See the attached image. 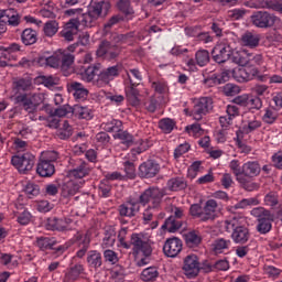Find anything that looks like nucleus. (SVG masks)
<instances>
[{
	"mask_svg": "<svg viewBox=\"0 0 282 282\" xmlns=\"http://www.w3.org/2000/svg\"><path fill=\"white\" fill-rule=\"evenodd\" d=\"M227 228H232L231 239L235 243H247L250 239V230L245 226H237L232 221H226Z\"/></svg>",
	"mask_w": 282,
	"mask_h": 282,
	"instance_id": "f8f14e48",
	"label": "nucleus"
},
{
	"mask_svg": "<svg viewBox=\"0 0 282 282\" xmlns=\"http://www.w3.org/2000/svg\"><path fill=\"white\" fill-rule=\"evenodd\" d=\"M2 23L7 26L13 25V28H17L19 23H21V18L19 17V13L14 9H7L4 20H2Z\"/></svg>",
	"mask_w": 282,
	"mask_h": 282,
	"instance_id": "473e14b6",
	"label": "nucleus"
},
{
	"mask_svg": "<svg viewBox=\"0 0 282 282\" xmlns=\"http://www.w3.org/2000/svg\"><path fill=\"white\" fill-rule=\"evenodd\" d=\"M182 240L177 237L166 239L163 246L165 257L175 258L182 252Z\"/></svg>",
	"mask_w": 282,
	"mask_h": 282,
	"instance_id": "2eb2a0df",
	"label": "nucleus"
},
{
	"mask_svg": "<svg viewBox=\"0 0 282 282\" xmlns=\"http://www.w3.org/2000/svg\"><path fill=\"white\" fill-rule=\"evenodd\" d=\"M217 200L208 199L203 207V221H213L217 215Z\"/></svg>",
	"mask_w": 282,
	"mask_h": 282,
	"instance_id": "4be33fe9",
	"label": "nucleus"
},
{
	"mask_svg": "<svg viewBox=\"0 0 282 282\" xmlns=\"http://www.w3.org/2000/svg\"><path fill=\"white\" fill-rule=\"evenodd\" d=\"M37 63H45V65H48V67H53L54 69H57V67H61V55H53L50 57H39Z\"/></svg>",
	"mask_w": 282,
	"mask_h": 282,
	"instance_id": "a18cd8bd",
	"label": "nucleus"
},
{
	"mask_svg": "<svg viewBox=\"0 0 282 282\" xmlns=\"http://www.w3.org/2000/svg\"><path fill=\"white\" fill-rule=\"evenodd\" d=\"M123 169H124L126 177H128V180H135L137 177L135 164H133V162L126 161L123 163Z\"/></svg>",
	"mask_w": 282,
	"mask_h": 282,
	"instance_id": "6e6d98bb",
	"label": "nucleus"
},
{
	"mask_svg": "<svg viewBox=\"0 0 282 282\" xmlns=\"http://www.w3.org/2000/svg\"><path fill=\"white\" fill-rule=\"evenodd\" d=\"M113 138L121 140V144H123L126 149H129V147H133V143H134L133 135L128 131L120 130L119 133H116L113 135Z\"/></svg>",
	"mask_w": 282,
	"mask_h": 282,
	"instance_id": "4c0bfd02",
	"label": "nucleus"
},
{
	"mask_svg": "<svg viewBox=\"0 0 282 282\" xmlns=\"http://www.w3.org/2000/svg\"><path fill=\"white\" fill-rule=\"evenodd\" d=\"M73 116H76V118H79V120H91V118H94V115H91V109L80 105L73 106Z\"/></svg>",
	"mask_w": 282,
	"mask_h": 282,
	"instance_id": "7c9ffc66",
	"label": "nucleus"
},
{
	"mask_svg": "<svg viewBox=\"0 0 282 282\" xmlns=\"http://www.w3.org/2000/svg\"><path fill=\"white\" fill-rule=\"evenodd\" d=\"M124 237H127V228H122L119 230L118 239L119 243L126 250H129L132 246V254L134 259H140L137 262L139 268L142 265H148L151 256L153 254V247H151V240L144 237L142 234H132L130 237V243L124 241ZM141 257V258H140Z\"/></svg>",
	"mask_w": 282,
	"mask_h": 282,
	"instance_id": "f257e3e1",
	"label": "nucleus"
},
{
	"mask_svg": "<svg viewBox=\"0 0 282 282\" xmlns=\"http://www.w3.org/2000/svg\"><path fill=\"white\" fill-rule=\"evenodd\" d=\"M230 248V240H226L224 238H217L212 243V250L215 252V254H221L224 250H228Z\"/></svg>",
	"mask_w": 282,
	"mask_h": 282,
	"instance_id": "c9c22d12",
	"label": "nucleus"
},
{
	"mask_svg": "<svg viewBox=\"0 0 282 282\" xmlns=\"http://www.w3.org/2000/svg\"><path fill=\"white\" fill-rule=\"evenodd\" d=\"M183 239L185 240L187 248H197V246L202 243V236L197 235L195 231H189L183 235Z\"/></svg>",
	"mask_w": 282,
	"mask_h": 282,
	"instance_id": "f704fd0d",
	"label": "nucleus"
},
{
	"mask_svg": "<svg viewBox=\"0 0 282 282\" xmlns=\"http://www.w3.org/2000/svg\"><path fill=\"white\" fill-rule=\"evenodd\" d=\"M76 59V56L72 53H62L59 54V67L63 72L64 76H69L72 74V65H74V61Z\"/></svg>",
	"mask_w": 282,
	"mask_h": 282,
	"instance_id": "aec40b11",
	"label": "nucleus"
},
{
	"mask_svg": "<svg viewBox=\"0 0 282 282\" xmlns=\"http://www.w3.org/2000/svg\"><path fill=\"white\" fill-rule=\"evenodd\" d=\"M264 204L265 206H270L274 208V206H279V194L276 192H269L264 196Z\"/></svg>",
	"mask_w": 282,
	"mask_h": 282,
	"instance_id": "5fc2aeb1",
	"label": "nucleus"
},
{
	"mask_svg": "<svg viewBox=\"0 0 282 282\" xmlns=\"http://www.w3.org/2000/svg\"><path fill=\"white\" fill-rule=\"evenodd\" d=\"M34 155L32 153H24L23 155H14L11 159V163L19 171V173H30L34 169Z\"/></svg>",
	"mask_w": 282,
	"mask_h": 282,
	"instance_id": "6e6552de",
	"label": "nucleus"
},
{
	"mask_svg": "<svg viewBox=\"0 0 282 282\" xmlns=\"http://www.w3.org/2000/svg\"><path fill=\"white\" fill-rule=\"evenodd\" d=\"M251 22L256 28L268 30V28H274V23H276V15L267 11H257L251 15Z\"/></svg>",
	"mask_w": 282,
	"mask_h": 282,
	"instance_id": "0eeeda50",
	"label": "nucleus"
},
{
	"mask_svg": "<svg viewBox=\"0 0 282 282\" xmlns=\"http://www.w3.org/2000/svg\"><path fill=\"white\" fill-rule=\"evenodd\" d=\"M189 149H191V145L188 143L180 144L174 150V158H175V160H177V158H182V155H184V153H188Z\"/></svg>",
	"mask_w": 282,
	"mask_h": 282,
	"instance_id": "e2e57ef3",
	"label": "nucleus"
},
{
	"mask_svg": "<svg viewBox=\"0 0 282 282\" xmlns=\"http://www.w3.org/2000/svg\"><path fill=\"white\" fill-rule=\"evenodd\" d=\"M169 210L172 213L171 217H174V219L181 220L184 217V209L182 207L170 205Z\"/></svg>",
	"mask_w": 282,
	"mask_h": 282,
	"instance_id": "680f3d73",
	"label": "nucleus"
},
{
	"mask_svg": "<svg viewBox=\"0 0 282 282\" xmlns=\"http://www.w3.org/2000/svg\"><path fill=\"white\" fill-rule=\"evenodd\" d=\"M182 226H183L182 220L173 216H170L169 218L165 219L161 228L162 230H167V232H177V230H180Z\"/></svg>",
	"mask_w": 282,
	"mask_h": 282,
	"instance_id": "bb28decb",
	"label": "nucleus"
},
{
	"mask_svg": "<svg viewBox=\"0 0 282 282\" xmlns=\"http://www.w3.org/2000/svg\"><path fill=\"white\" fill-rule=\"evenodd\" d=\"M196 64L204 67L210 63V53L207 50H199L195 54Z\"/></svg>",
	"mask_w": 282,
	"mask_h": 282,
	"instance_id": "79ce46f5",
	"label": "nucleus"
},
{
	"mask_svg": "<svg viewBox=\"0 0 282 282\" xmlns=\"http://www.w3.org/2000/svg\"><path fill=\"white\" fill-rule=\"evenodd\" d=\"M122 48L117 44H113L107 40L100 42L96 54L98 58H104V61H116L120 56Z\"/></svg>",
	"mask_w": 282,
	"mask_h": 282,
	"instance_id": "39448f33",
	"label": "nucleus"
},
{
	"mask_svg": "<svg viewBox=\"0 0 282 282\" xmlns=\"http://www.w3.org/2000/svg\"><path fill=\"white\" fill-rule=\"evenodd\" d=\"M120 127H122V121L120 120H112L101 123V129H104V131H107L108 133H120Z\"/></svg>",
	"mask_w": 282,
	"mask_h": 282,
	"instance_id": "a19ab883",
	"label": "nucleus"
},
{
	"mask_svg": "<svg viewBox=\"0 0 282 282\" xmlns=\"http://www.w3.org/2000/svg\"><path fill=\"white\" fill-rule=\"evenodd\" d=\"M36 173L40 177H52V175L56 173V167L54 166V163L40 159L36 166Z\"/></svg>",
	"mask_w": 282,
	"mask_h": 282,
	"instance_id": "412c9836",
	"label": "nucleus"
},
{
	"mask_svg": "<svg viewBox=\"0 0 282 282\" xmlns=\"http://www.w3.org/2000/svg\"><path fill=\"white\" fill-rule=\"evenodd\" d=\"M104 257L106 261H109L112 264H115L118 261V254L113 250H106L104 252Z\"/></svg>",
	"mask_w": 282,
	"mask_h": 282,
	"instance_id": "774afa93",
	"label": "nucleus"
},
{
	"mask_svg": "<svg viewBox=\"0 0 282 282\" xmlns=\"http://www.w3.org/2000/svg\"><path fill=\"white\" fill-rule=\"evenodd\" d=\"M117 8L120 10V12H123L126 17L133 14V10L131 9V0H119Z\"/></svg>",
	"mask_w": 282,
	"mask_h": 282,
	"instance_id": "603ef678",
	"label": "nucleus"
},
{
	"mask_svg": "<svg viewBox=\"0 0 282 282\" xmlns=\"http://www.w3.org/2000/svg\"><path fill=\"white\" fill-rule=\"evenodd\" d=\"M203 83L207 87H215V85H221V82L219 80V76L217 74H213L212 76L205 78Z\"/></svg>",
	"mask_w": 282,
	"mask_h": 282,
	"instance_id": "0e129e2a",
	"label": "nucleus"
},
{
	"mask_svg": "<svg viewBox=\"0 0 282 282\" xmlns=\"http://www.w3.org/2000/svg\"><path fill=\"white\" fill-rule=\"evenodd\" d=\"M261 173V165L258 161H249L242 165V175L245 177H257Z\"/></svg>",
	"mask_w": 282,
	"mask_h": 282,
	"instance_id": "393cba45",
	"label": "nucleus"
},
{
	"mask_svg": "<svg viewBox=\"0 0 282 282\" xmlns=\"http://www.w3.org/2000/svg\"><path fill=\"white\" fill-rule=\"evenodd\" d=\"M251 216L257 219L256 230L260 235H268L272 230V223H274L275 216L270 209L256 207L251 210Z\"/></svg>",
	"mask_w": 282,
	"mask_h": 282,
	"instance_id": "7ed1b4c3",
	"label": "nucleus"
},
{
	"mask_svg": "<svg viewBox=\"0 0 282 282\" xmlns=\"http://www.w3.org/2000/svg\"><path fill=\"white\" fill-rule=\"evenodd\" d=\"M111 10V3L107 0H91L88 6V11L77 17L78 24H84L85 28H94L100 17H107Z\"/></svg>",
	"mask_w": 282,
	"mask_h": 282,
	"instance_id": "f03ea898",
	"label": "nucleus"
},
{
	"mask_svg": "<svg viewBox=\"0 0 282 282\" xmlns=\"http://www.w3.org/2000/svg\"><path fill=\"white\" fill-rule=\"evenodd\" d=\"M147 111H150V113H155V110L158 109V99L155 97H150L144 102Z\"/></svg>",
	"mask_w": 282,
	"mask_h": 282,
	"instance_id": "69168bd1",
	"label": "nucleus"
},
{
	"mask_svg": "<svg viewBox=\"0 0 282 282\" xmlns=\"http://www.w3.org/2000/svg\"><path fill=\"white\" fill-rule=\"evenodd\" d=\"M159 127L165 133H171V131H173V129H175V121L170 118L161 119L159 121Z\"/></svg>",
	"mask_w": 282,
	"mask_h": 282,
	"instance_id": "8fccbe9b",
	"label": "nucleus"
},
{
	"mask_svg": "<svg viewBox=\"0 0 282 282\" xmlns=\"http://www.w3.org/2000/svg\"><path fill=\"white\" fill-rule=\"evenodd\" d=\"M24 193H26L28 197L32 199V197H36L41 194V187L34 183H28Z\"/></svg>",
	"mask_w": 282,
	"mask_h": 282,
	"instance_id": "3c124183",
	"label": "nucleus"
},
{
	"mask_svg": "<svg viewBox=\"0 0 282 282\" xmlns=\"http://www.w3.org/2000/svg\"><path fill=\"white\" fill-rule=\"evenodd\" d=\"M77 242L80 249L77 251L76 254L78 259H83V257H85V254H87V251L89 250V243H91V240L87 235H77Z\"/></svg>",
	"mask_w": 282,
	"mask_h": 282,
	"instance_id": "cd10ccee",
	"label": "nucleus"
},
{
	"mask_svg": "<svg viewBox=\"0 0 282 282\" xmlns=\"http://www.w3.org/2000/svg\"><path fill=\"white\" fill-rule=\"evenodd\" d=\"M167 186L170 191H184L188 184L182 177H174L167 182Z\"/></svg>",
	"mask_w": 282,
	"mask_h": 282,
	"instance_id": "ea45409f",
	"label": "nucleus"
},
{
	"mask_svg": "<svg viewBox=\"0 0 282 282\" xmlns=\"http://www.w3.org/2000/svg\"><path fill=\"white\" fill-rule=\"evenodd\" d=\"M130 86L126 87V98L132 107H139L140 105V90H138V82L133 83L131 75L128 74Z\"/></svg>",
	"mask_w": 282,
	"mask_h": 282,
	"instance_id": "dca6fc26",
	"label": "nucleus"
},
{
	"mask_svg": "<svg viewBox=\"0 0 282 282\" xmlns=\"http://www.w3.org/2000/svg\"><path fill=\"white\" fill-rule=\"evenodd\" d=\"M76 34H78V20L72 19L65 24V29L61 32V36H63L65 41H73Z\"/></svg>",
	"mask_w": 282,
	"mask_h": 282,
	"instance_id": "5701e85b",
	"label": "nucleus"
},
{
	"mask_svg": "<svg viewBox=\"0 0 282 282\" xmlns=\"http://www.w3.org/2000/svg\"><path fill=\"white\" fill-rule=\"evenodd\" d=\"M72 224V219L69 218H48L47 219V224H46V228L47 230H69V225Z\"/></svg>",
	"mask_w": 282,
	"mask_h": 282,
	"instance_id": "6ab92c4d",
	"label": "nucleus"
},
{
	"mask_svg": "<svg viewBox=\"0 0 282 282\" xmlns=\"http://www.w3.org/2000/svg\"><path fill=\"white\" fill-rule=\"evenodd\" d=\"M241 41L243 45H247V47H258L259 41H261V39L259 37V35L252 34V32H246L241 36Z\"/></svg>",
	"mask_w": 282,
	"mask_h": 282,
	"instance_id": "e433bc0d",
	"label": "nucleus"
},
{
	"mask_svg": "<svg viewBox=\"0 0 282 282\" xmlns=\"http://www.w3.org/2000/svg\"><path fill=\"white\" fill-rule=\"evenodd\" d=\"M37 96L36 95H28V94H21L15 97V105H19L20 107H23L24 111L28 113H34V111L37 109L39 104L35 102Z\"/></svg>",
	"mask_w": 282,
	"mask_h": 282,
	"instance_id": "ddd939ff",
	"label": "nucleus"
},
{
	"mask_svg": "<svg viewBox=\"0 0 282 282\" xmlns=\"http://www.w3.org/2000/svg\"><path fill=\"white\" fill-rule=\"evenodd\" d=\"M162 197H164V192L158 186H151L141 193L139 203H141L142 206H147V204L152 202L153 208H158V206L162 204Z\"/></svg>",
	"mask_w": 282,
	"mask_h": 282,
	"instance_id": "423d86ee",
	"label": "nucleus"
},
{
	"mask_svg": "<svg viewBox=\"0 0 282 282\" xmlns=\"http://www.w3.org/2000/svg\"><path fill=\"white\" fill-rule=\"evenodd\" d=\"M111 184H109V181H104L99 184V195L100 197H111Z\"/></svg>",
	"mask_w": 282,
	"mask_h": 282,
	"instance_id": "4d7b16f0",
	"label": "nucleus"
},
{
	"mask_svg": "<svg viewBox=\"0 0 282 282\" xmlns=\"http://www.w3.org/2000/svg\"><path fill=\"white\" fill-rule=\"evenodd\" d=\"M67 113H74V107L66 105L59 108H55L53 112V118H65Z\"/></svg>",
	"mask_w": 282,
	"mask_h": 282,
	"instance_id": "864d4df0",
	"label": "nucleus"
},
{
	"mask_svg": "<svg viewBox=\"0 0 282 282\" xmlns=\"http://www.w3.org/2000/svg\"><path fill=\"white\" fill-rule=\"evenodd\" d=\"M183 271L187 279H195L199 274V258L188 254L184 258Z\"/></svg>",
	"mask_w": 282,
	"mask_h": 282,
	"instance_id": "9d476101",
	"label": "nucleus"
},
{
	"mask_svg": "<svg viewBox=\"0 0 282 282\" xmlns=\"http://www.w3.org/2000/svg\"><path fill=\"white\" fill-rule=\"evenodd\" d=\"M250 107V109H261V107H263V101H261V98L257 97V96H249V100H248V106Z\"/></svg>",
	"mask_w": 282,
	"mask_h": 282,
	"instance_id": "052dcab7",
	"label": "nucleus"
},
{
	"mask_svg": "<svg viewBox=\"0 0 282 282\" xmlns=\"http://www.w3.org/2000/svg\"><path fill=\"white\" fill-rule=\"evenodd\" d=\"M43 32L45 36H48L50 39H52V36H55L56 33L58 32V22H56V20L47 21L44 24Z\"/></svg>",
	"mask_w": 282,
	"mask_h": 282,
	"instance_id": "c03bdc74",
	"label": "nucleus"
},
{
	"mask_svg": "<svg viewBox=\"0 0 282 282\" xmlns=\"http://www.w3.org/2000/svg\"><path fill=\"white\" fill-rule=\"evenodd\" d=\"M89 166H87V163L82 162L77 167L70 170L68 172L70 177H75L76 180H83V177H87L90 173Z\"/></svg>",
	"mask_w": 282,
	"mask_h": 282,
	"instance_id": "c85d7f7f",
	"label": "nucleus"
},
{
	"mask_svg": "<svg viewBox=\"0 0 282 282\" xmlns=\"http://www.w3.org/2000/svg\"><path fill=\"white\" fill-rule=\"evenodd\" d=\"M68 91L73 94L76 100H83V98L89 96V90H87V88H85V86L78 82H72L68 86Z\"/></svg>",
	"mask_w": 282,
	"mask_h": 282,
	"instance_id": "b1692460",
	"label": "nucleus"
},
{
	"mask_svg": "<svg viewBox=\"0 0 282 282\" xmlns=\"http://www.w3.org/2000/svg\"><path fill=\"white\" fill-rule=\"evenodd\" d=\"M231 74L238 83H248L249 80H254V78L261 83H265L269 78L268 75H259L258 67L250 66H242L238 69H234Z\"/></svg>",
	"mask_w": 282,
	"mask_h": 282,
	"instance_id": "20e7f679",
	"label": "nucleus"
},
{
	"mask_svg": "<svg viewBox=\"0 0 282 282\" xmlns=\"http://www.w3.org/2000/svg\"><path fill=\"white\" fill-rule=\"evenodd\" d=\"M256 65H263V55L249 53L247 67H256Z\"/></svg>",
	"mask_w": 282,
	"mask_h": 282,
	"instance_id": "13d9d810",
	"label": "nucleus"
},
{
	"mask_svg": "<svg viewBox=\"0 0 282 282\" xmlns=\"http://www.w3.org/2000/svg\"><path fill=\"white\" fill-rule=\"evenodd\" d=\"M189 215L194 219H200V221H204V209L200 204L191 205Z\"/></svg>",
	"mask_w": 282,
	"mask_h": 282,
	"instance_id": "09e8293b",
	"label": "nucleus"
},
{
	"mask_svg": "<svg viewBox=\"0 0 282 282\" xmlns=\"http://www.w3.org/2000/svg\"><path fill=\"white\" fill-rule=\"evenodd\" d=\"M160 276V272L158 271V268L150 267L142 271L141 279L142 281L149 282V281H155Z\"/></svg>",
	"mask_w": 282,
	"mask_h": 282,
	"instance_id": "37998d69",
	"label": "nucleus"
},
{
	"mask_svg": "<svg viewBox=\"0 0 282 282\" xmlns=\"http://www.w3.org/2000/svg\"><path fill=\"white\" fill-rule=\"evenodd\" d=\"M82 272H85V268H83V264H75L68 270V272H66L64 276V282L78 281Z\"/></svg>",
	"mask_w": 282,
	"mask_h": 282,
	"instance_id": "c756f323",
	"label": "nucleus"
},
{
	"mask_svg": "<svg viewBox=\"0 0 282 282\" xmlns=\"http://www.w3.org/2000/svg\"><path fill=\"white\" fill-rule=\"evenodd\" d=\"M133 149L131 150L132 155H140V153H144L149 149V141L147 140H139L134 141L132 144Z\"/></svg>",
	"mask_w": 282,
	"mask_h": 282,
	"instance_id": "de8ad7c7",
	"label": "nucleus"
},
{
	"mask_svg": "<svg viewBox=\"0 0 282 282\" xmlns=\"http://www.w3.org/2000/svg\"><path fill=\"white\" fill-rule=\"evenodd\" d=\"M87 263L90 268H100V265H102V256L98 251H89Z\"/></svg>",
	"mask_w": 282,
	"mask_h": 282,
	"instance_id": "58836bf2",
	"label": "nucleus"
},
{
	"mask_svg": "<svg viewBox=\"0 0 282 282\" xmlns=\"http://www.w3.org/2000/svg\"><path fill=\"white\" fill-rule=\"evenodd\" d=\"M118 210H119L120 217H135L128 204L120 205Z\"/></svg>",
	"mask_w": 282,
	"mask_h": 282,
	"instance_id": "338daca9",
	"label": "nucleus"
},
{
	"mask_svg": "<svg viewBox=\"0 0 282 282\" xmlns=\"http://www.w3.org/2000/svg\"><path fill=\"white\" fill-rule=\"evenodd\" d=\"M235 50L228 44H218L212 51V56L215 63L221 64L227 61H232Z\"/></svg>",
	"mask_w": 282,
	"mask_h": 282,
	"instance_id": "1a4fd4ad",
	"label": "nucleus"
},
{
	"mask_svg": "<svg viewBox=\"0 0 282 282\" xmlns=\"http://www.w3.org/2000/svg\"><path fill=\"white\" fill-rule=\"evenodd\" d=\"M120 72H122V67L120 65L110 66L99 73V80L105 83V85H109L110 80L120 76Z\"/></svg>",
	"mask_w": 282,
	"mask_h": 282,
	"instance_id": "a211bd4d",
	"label": "nucleus"
},
{
	"mask_svg": "<svg viewBox=\"0 0 282 282\" xmlns=\"http://www.w3.org/2000/svg\"><path fill=\"white\" fill-rule=\"evenodd\" d=\"M100 67H102L100 63L83 66V70L79 73L82 79L85 80V83H94V79L98 76L97 80H100Z\"/></svg>",
	"mask_w": 282,
	"mask_h": 282,
	"instance_id": "f3484780",
	"label": "nucleus"
},
{
	"mask_svg": "<svg viewBox=\"0 0 282 282\" xmlns=\"http://www.w3.org/2000/svg\"><path fill=\"white\" fill-rule=\"evenodd\" d=\"M213 109V99L209 97H202L196 104L194 105V108L192 110V116L194 120H202L208 111Z\"/></svg>",
	"mask_w": 282,
	"mask_h": 282,
	"instance_id": "9b49d317",
	"label": "nucleus"
},
{
	"mask_svg": "<svg viewBox=\"0 0 282 282\" xmlns=\"http://www.w3.org/2000/svg\"><path fill=\"white\" fill-rule=\"evenodd\" d=\"M239 91H241V89L239 88V86H237L235 84H226L223 87V94L225 96H237V94H239Z\"/></svg>",
	"mask_w": 282,
	"mask_h": 282,
	"instance_id": "bf43d9fd",
	"label": "nucleus"
},
{
	"mask_svg": "<svg viewBox=\"0 0 282 282\" xmlns=\"http://www.w3.org/2000/svg\"><path fill=\"white\" fill-rule=\"evenodd\" d=\"M13 87L17 91H30V89H32V79L20 78L13 82Z\"/></svg>",
	"mask_w": 282,
	"mask_h": 282,
	"instance_id": "49530a36",
	"label": "nucleus"
},
{
	"mask_svg": "<svg viewBox=\"0 0 282 282\" xmlns=\"http://www.w3.org/2000/svg\"><path fill=\"white\" fill-rule=\"evenodd\" d=\"M260 8H267L282 14V0H257Z\"/></svg>",
	"mask_w": 282,
	"mask_h": 282,
	"instance_id": "72a5a7b5",
	"label": "nucleus"
},
{
	"mask_svg": "<svg viewBox=\"0 0 282 282\" xmlns=\"http://www.w3.org/2000/svg\"><path fill=\"white\" fill-rule=\"evenodd\" d=\"M249 57L250 53H248V51H234L231 61L232 63H236V65H240L241 67H248Z\"/></svg>",
	"mask_w": 282,
	"mask_h": 282,
	"instance_id": "2f4dec72",
	"label": "nucleus"
},
{
	"mask_svg": "<svg viewBox=\"0 0 282 282\" xmlns=\"http://www.w3.org/2000/svg\"><path fill=\"white\" fill-rule=\"evenodd\" d=\"M160 173V164L154 160H148L139 166V177L151 180Z\"/></svg>",
	"mask_w": 282,
	"mask_h": 282,
	"instance_id": "4468645a",
	"label": "nucleus"
},
{
	"mask_svg": "<svg viewBox=\"0 0 282 282\" xmlns=\"http://www.w3.org/2000/svg\"><path fill=\"white\" fill-rule=\"evenodd\" d=\"M21 41L23 45H34L39 41V33L32 28L24 29L21 33Z\"/></svg>",
	"mask_w": 282,
	"mask_h": 282,
	"instance_id": "a878e982",
	"label": "nucleus"
}]
</instances>
